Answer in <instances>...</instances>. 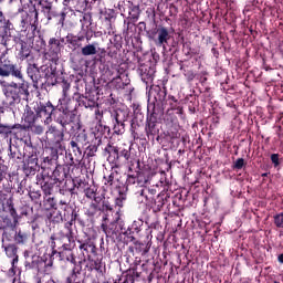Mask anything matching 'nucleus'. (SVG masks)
<instances>
[{
  "instance_id": "nucleus-1",
  "label": "nucleus",
  "mask_w": 283,
  "mask_h": 283,
  "mask_svg": "<svg viewBox=\"0 0 283 283\" xmlns=\"http://www.w3.org/2000/svg\"><path fill=\"white\" fill-rule=\"evenodd\" d=\"M10 75L23 83V73L21 72V67L17 66V64L10 63V61H4L0 65V76L8 77Z\"/></svg>"
},
{
  "instance_id": "nucleus-2",
  "label": "nucleus",
  "mask_w": 283,
  "mask_h": 283,
  "mask_svg": "<svg viewBox=\"0 0 283 283\" xmlns=\"http://www.w3.org/2000/svg\"><path fill=\"white\" fill-rule=\"evenodd\" d=\"M0 85L4 96H7V98H12V101H17V98H19V93L23 87V84H17L14 82L8 84L6 81H0Z\"/></svg>"
},
{
  "instance_id": "nucleus-3",
  "label": "nucleus",
  "mask_w": 283,
  "mask_h": 283,
  "mask_svg": "<svg viewBox=\"0 0 283 283\" xmlns=\"http://www.w3.org/2000/svg\"><path fill=\"white\" fill-rule=\"evenodd\" d=\"M155 34L157 38L154 39V42L159 48L163 45L165 48V43H168L169 39H171L169 35V30H167L165 27L158 28Z\"/></svg>"
},
{
  "instance_id": "nucleus-4",
  "label": "nucleus",
  "mask_w": 283,
  "mask_h": 283,
  "mask_svg": "<svg viewBox=\"0 0 283 283\" xmlns=\"http://www.w3.org/2000/svg\"><path fill=\"white\" fill-rule=\"evenodd\" d=\"M96 46L94 44H87L86 46L82 48L83 56H93L96 54Z\"/></svg>"
},
{
  "instance_id": "nucleus-5",
  "label": "nucleus",
  "mask_w": 283,
  "mask_h": 283,
  "mask_svg": "<svg viewBox=\"0 0 283 283\" xmlns=\"http://www.w3.org/2000/svg\"><path fill=\"white\" fill-rule=\"evenodd\" d=\"M274 224L277 229H283V212L274 216Z\"/></svg>"
},
{
  "instance_id": "nucleus-6",
  "label": "nucleus",
  "mask_w": 283,
  "mask_h": 283,
  "mask_svg": "<svg viewBox=\"0 0 283 283\" xmlns=\"http://www.w3.org/2000/svg\"><path fill=\"white\" fill-rule=\"evenodd\" d=\"M271 160H272L274 167H277V165H280V156L277 154H273L271 156Z\"/></svg>"
},
{
  "instance_id": "nucleus-7",
  "label": "nucleus",
  "mask_w": 283,
  "mask_h": 283,
  "mask_svg": "<svg viewBox=\"0 0 283 283\" xmlns=\"http://www.w3.org/2000/svg\"><path fill=\"white\" fill-rule=\"evenodd\" d=\"M234 167H235L237 169H242V167H244V159H242V158L238 159V160L235 161V164H234Z\"/></svg>"
},
{
  "instance_id": "nucleus-8",
  "label": "nucleus",
  "mask_w": 283,
  "mask_h": 283,
  "mask_svg": "<svg viewBox=\"0 0 283 283\" xmlns=\"http://www.w3.org/2000/svg\"><path fill=\"white\" fill-rule=\"evenodd\" d=\"M10 127L0 125V134H9Z\"/></svg>"
},
{
  "instance_id": "nucleus-9",
  "label": "nucleus",
  "mask_w": 283,
  "mask_h": 283,
  "mask_svg": "<svg viewBox=\"0 0 283 283\" xmlns=\"http://www.w3.org/2000/svg\"><path fill=\"white\" fill-rule=\"evenodd\" d=\"M48 136H51V134H56V128L55 127H50L49 130L46 132Z\"/></svg>"
},
{
  "instance_id": "nucleus-10",
  "label": "nucleus",
  "mask_w": 283,
  "mask_h": 283,
  "mask_svg": "<svg viewBox=\"0 0 283 283\" xmlns=\"http://www.w3.org/2000/svg\"><path fill=\"white\" fill-rule=\"evenodd\" d=\"M35 132H36V134H43V127L36 126Z\"/></svg>"
},
{
  "instance_id": "nucleus-11",
  "label": "nucleus",
  "mask_w": 283,
  "mask_h": 283,
  "mask_svg": "<svg viewBox=\"0 0 283 283\" xmlns=\"http://www.w3.org/2000/svg\"><path fill=\"white\" fill-rule=\"evenodd\" d=\"M279 262L283 264V253L279 255Z\"/></svg>"
},
{
  "instance_id": "nucleus-12",
  "label": "nucleus",
  "mask_w": 283,
  "mask_h": 283,
  "mask_svg": "<svg viewBox=\"0 0 283 283\" xmlns=\"http://www.w3.org/2000/svg\"><path fill=\"white\" fill-rule=\"evenodd\" d=\"M63 21H65V13H62V24H63Z\"/></svg>"
},
{
  "instance_id": "nucleus-13",
  "label": "nucleus",
  "mask_w": 283,
  "mask_h": 283,
  "mask_svg": "<svg viewBox=\"0 0 283 283\" xmlns=\"http://www.w3.org/2000/svg\"><path fill=\"white\" fill-rule=\"evenodd\" d=\"M72 147H76V143L72 142L71 143Z\"/></svg>"
}]
</instances>
